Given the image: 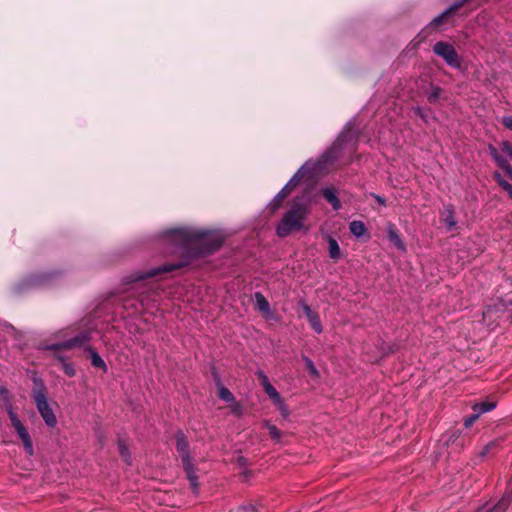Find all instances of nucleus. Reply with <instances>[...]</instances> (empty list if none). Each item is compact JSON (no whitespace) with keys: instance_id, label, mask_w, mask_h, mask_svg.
<instances>
[{"instance_id":"obj_1","label":"nucleus","mask_w":512,"mask_h":512,"mask_svg":"<svg viewBox=\"0 0 512 512\" xmlns=\"http://www.w3.org/2000/svg\"><path fill=\"white\" fill-rule=\"evenodd\" d=\"M165 238L176 250L190 255L211 254L223 244L225 237L220 231L195 228H174L165 232Z\"/></svg>"},{"instance_id":"obj_2","label":"nucleus","mask_w":512,"mask_h":512,"mask_svg":"<svg viewBox=\"0 0 512 512\" xmlns=\"http://www.w3.org/2000/svg\"><path fill=\"white\" fill-rule=\"evenodd\" d=\"M308 214L306 204L294 202L289 211L285 213L276 228L279 237H286L294 230H300Z\"/></svg>"},{"instance_id":"obj_3","label":"nucleus","mask_w":512,"mask_h":512,"mask_svg":"<svg viewBox=\"0 0 512 512\" xmlns=\"http://www.w3.org/2000/svg\"><path fill=\"white\" fill-rule=\"evenodd\" d=\"M33 384L31 396L36 404L37 410L45 424L49 427H54L57 424V419L48 403L46 387L43 381L37 378L34 379Z\"/></svg>"},{"instance_id":"obj_4","label":"nucleus","mask_w":512,"mask_h":512,"mask_svg":"<svg viewBox=\"0 0 512 512\" xmlns=\"http://www.w3.org/2000/svg\"><path fill=\"white\" fill-rule=\"evenodd\" d=\"M176 450L181 458L184 470L187 474V478L190 482V485L193 491L196 493L198 491V476L196 474V469L192 463V459L189 453V445L186 441V438L183 433L179 432L176 435Z\"/></svg>"},{"instance_id":"obj_5","label":"nucleus","mask_w":512,"mask_h":512,"mask_svg":"<svg viewBox=\"0 0 512 512\" xmlns=\"http://www.w3.org/2000/svg\"><path fill=\"white\" fill-rule=\"evenodd\" d=\"M433 52L444 59V61L453 68L460 67V59L455 48L446 43L439 41L433 46Z\"/></svg>"},{"instance_id":"obj_6","label":"nucleus","mask_w":512,"mask_h":512,"mask_svg":"<svg viewBox=\"0 0 512 512\" xmlns=\"http://www.w3.org/2000/svg\"><path fill=\"white\" fill-rule=\"evenodd\" d=\"M89 339H90L89 332H84V333H81L69 340H66V341H63L60 343H55L52 345H48L45 347V349L53 350L55 352H58L60 350H69V349H72L75 347L84 346L85 343L88 342Z\"/></svg>"},{"instance_id":"obj_7","label":"nucleus","mask_w":512,"mask_h":512,"mask_svg":"<svg viewBox=\"0 0 512 512\" xmlns=\"http://www.w3.org/2000/svg\"><path fill=\"white\" fill-rule=\"evenodd\" d=\"M12 426L15 429V431L17 432V434L20 437V439L22 440L24 448H25V451L27 452V454L28 455H33V452H34L33 444H32L30 435H29L27 429L22 424V422L20 420H17V421L12 423Z\"/></svg>"},{"instance_id":"obj_8","label":"nucleus","mask_w":512,"mask_h":512,"mask_svg":"<svg viewBox=\"0 0 512 512\" xmlns=\"http://www.w3.org/2000/svg\"><path fill=\"white\" fill-rule=\"evenodd\" d=\"M12 426L15 429V431L17 432V434L20 437V439L22 440L24 448H25V451L27 452V454L28 455H33V452H34L33 444H32L30 435H29L27 429L22 424V422L20 420H17V421L12 423Z\"/></svg>"},{"instance_id":"obj_9","label":"nucleus","mask_w":512,"mask_h":512,"mask_svg":"<svg viewBox=\"0 0 512 512\" xmlns=\"http://www.w3.org/2000/svg\"><path fill=\"white\" fill-rule=\"evenodd\" d=\"M12 426L15 429V431L17 432V434L20 437V439L22 440L24 448H25V451L27 452V454L28 455H33V452H34L33 444H32L30 435H29L27 429L22 424V422L20 420H17V421L12 423Z\"/></svg>"},{"instance_id":"obj_10","label":"nucleus","mask_w":512,"mask_h":512,"mask_svg":"<svg viewBox=\"0 0 512 512\" xmlns=\"http://www.w3.org/2000/svg\"><path fill=\"white\" fill-rule=\"evenodd\" d=\"M12 426L15 429V431L17 432V434L20 437V439L22 440L24 448H25V451L27 452V454L28 455H33V452H34L33 444H32L30 435H29L27 429L22 424V422L20 420H17V421L12 423Z\"/></svg>"},{"instance_id":"obj_11","label":"nucleus","mask_w":512,"mask_h":512,"mask_svg":"<svg viewBox=\"0 0 512 512\" xmlns=\"http://www.w3.org/2000/svg\"><path fill=\"white\" fill-rule=\"evenodd\" d=\"M12 426L15 429V431L17 432V434L20 437V439L22 440L24 448H25V451L27 452V454L28 455H33V452H34L33 444H32L30 435H29L27 429L22 424V422L20 420H17V421L12 423Z\"/></svg>"},{"instance_id":"obj_12","label":"nucleus","mask_w":512,"mask_h":512,"mask_svg":"<svg viewBox=\"0 0 512 512\" xmlns=\"http://www.w3.org/2000/svg\"><path fill=\"white\" fill-rule=\"evenodd\" d=\"M512 503V494L506 492L501 499L492 507H483L480 512H506Z\"/></svg>"},{"instance_id":"obj_13","label":"nucleus","mask_w":512,"mask_h":512,"mask_svg":"<svg viewBox=\"0 0 512 512\" xmlns=\"http://www.w3.org/2000/svg\"><path fill=\"white\" fill-rule=\"evenodd\" d=\"M181 266H183V264H164V265H162L160 267H157V268L149 270L145 274H137L134 280L138 281V280H142L144 278L154 277V276L159 275L161 273H166V272H170L172 270H175V269H177V268H179Z\"/></svg>"},{"instance_id":"obj_14","label":"nucleus","mask_w":512,"mask_h":512,"mask_svg":"<svg viewBox=\"0 0 512 512\" xmlns=\"http://www.w3.org/2000/svg\"><path fill=\"white\" fill-rule=\"evenodd\" d=\"M255 298V307L258 309L261 313H263L265 316H269L271 314L270 304L265 298V296L260 293L256 292L254 295Z\"/></svg>"},{"instance_id":"obj_15","label":"nucleus","mask_w":512,"mask_h":512,"mask_svg":"<svg viewBox=\"0 0 512 512\" xmlns=\"http://www.w3.org/2000/svg\"><path fill=\"white\" fill-rule=\"evenodd\" d=\"M322 193L324 198L332 205L334 210H339L341 208V202L333 188H324Z\"/></svg>"},{"instance_id":"obj_16","label":"nucleus","mask_w":512,"mask_h":512,"mask_svg":"<svg viewBox=\"0 0 512 512\" xmlns=\"http://www.w3.org/2000/svg\"><path fill=\"white\" fill-rule=\"evenodd\" d=\"M388 239L398 249L405 250V245L402 242L398 232L395 230L393 225H390L387 230Z\"/></svg>"},{"instance_id":"obj_17","label":"nucleus","mask_w":512,"mask_h":512,"mask_svg":"<svg viewBox=\"0 0 512 512\" xmlns=\"http://www.w3.org/2000/svg\"><path fill=\"white\" fill-rule=\"evenodd\" d=\"M88 351L90 352V358H91V364L99 369H102L104 372H107V365L105 361L102 359V357L92 348H88Z\"/></svg>"},{"instance_id":"obj_18","label":"nucleus","mask_w":512,"mask_h":512,"mask_svg":"<svg viewBox=\"0 0 512 512\" xmlns=\"http://www.w3.org/2000/svg\"><path fill=\"white\" fill-rule=\"evenodd\" d=\"M350 232L357 238L364 236L367 232L366 226L362 221L354 220L349 224Z\"/></svg>"},{"instance_id":"obj_19","label":"nucleus","mask_w":512,"mask_h":512,"mask_svg":"<svg viewBox=\"0 0 512 512\" xmlns=\"http://www.w3.org/2000/svg\"><path fill=\"white\" fill-rule=\"evenodd\" d=\"M55 357L60 361L61 368L67 376H69V377L75 376L76 370L72 363L67 362L66 359L58 353L55 354Z\"/></svg>"},{"instance_id":"obj_20","label":"nucleus","mask_w":512,"mask_h":512,"mask_svg":"<svg viewBox=\"0 0 512 512\" xmlns=\"http://www.w3.org/2000/svg\"><path fill=\"white\" fill-rule=\"evenodd\" d=\"M289 193H290V190L284 186L282 188V190L275 196V198L273 199V201L270 204L272 212H274L275 210H277L280 207L282 201L287 197V195Z\"/></svg>"},{"instance_id":"obj_21","label":"nucleus","mask_w":512,"mask_h":512,"mask_svg":"<svg viewBox=\"0 0 512 512\" xmlns=\"http://www.w3.org/2000/svg\"><path fill=\"white\" fill-rule=\"evenodd\" d=\"M328 249H329V256L334 261L338 260L340 258V247L338 245V242L332 238H328Z\"/></svg>"},{"instance_id":"obj_22","label":"nucleus","mask_w":512,"mask_h":512,"mask_svg":"<svg viewBox=\"0 0 512 512\" xmlns=\"http://www.w3.org/2000/svg\"><path fill=\"white\" fill-rule=\"evenodd\" d=\"M488 149L491 157L494 159V161L500 168L503 169L509 163V161L505 157L500 155V153L494 146L489 145Z\"/></svg>"},{"instance_id":"obj_23","label":"nucleus","mask_w":512,"mask_h":512,"mask_svg":"<svg viewBox=\"0 0 512 512\" xmlns=\"http://www.w3.org/2000/svg\"><path fill=\"white\" fill-rule=\"evenodd\" d=\"M495 403L494 402H481V403H476L475 405H473L472 409L475 413H477L479 416L483 413H486V412H489L491 410H493L495 408Z\"/></svg>"},{"instance_id":"obj_24","label":"nucleus","mask_w":512,"mask_h":512,"mask_svg":"<svg viewBox=\"0 0 512 512\" xmlns=\"http://www.w3.org/2000/svg\"><path fill=\"white\" fill-rule=\"evenodd\" d=\"M493 178L496 180L499 186L502 187L508 193V195L512 199V185L508 181H506L499 172H494Z\"/></svg>"},{"instance_id":"obj_25","label":"nucleus","mask_w":512,"mask_h":512,"mask_svg":"<svg viewBox=\"0 0 512 512\" xmlns=\"http://www.w3.org/2000/svg\"><path fill=\"white\" fill-rule=\"evenodd\" d=\"M462 5V3L460 4H457V5H454L452 7H450L449 9H447L446 11H444L442 14L438 15L437 17H435L430 25L431 26H438L440 24H442L445 20V18L454 10H456L457 8H459L460 6Z\"/></svg>"},{"instance_id":"obj_26","label":"nucleus","mask_w":512,"mask_h":512,"mask_svg":"<svg viewBox=\"0 0 512 512\" xmlns=\"http://www.w3.org/2000/svg\"><path fill=\"white\" fill-rule=\"evenodd\" d=\"M304 167H301L285 185L290 191L300 182L303 177Z\"/></svg>"},{"instance_id":"obj_27","label":"nucleus","mask_w":512,"mask_h":512,"mask_svg":"<svg viewBox=\"0 0 512 512\" xmlns=\"http://www.w3.org/2000/svg\"><path fill=\"white\" fill-rule=\"evenodd\" d=\"M445 225L448 227V229H452L456 225V220L454 217V210L452 207H448L446 209V214L444 218Z\"/></svg>"},{"instance_id":"obj_28","label":"nucleus","mask_w":512,"mask_h":512,"mask_svg":"<svg viewBox=\"0 0 512 512\" xmlns=\"http://www.w3.org/2000/svg\"><path fill=\"white\" fill-rule=\"evenodd\" d=\"M264 391L274 403H280V399L282 397L279 392L272 386V384L267 385V387L264 388Z\"/></svg>"},{"instance_id":"obj_29","label":"nucleus","mask_w":512,"mask_h":512,"mask_svg":"<svg viewBox=\"0 0 512 512\" xmlns=\"http://www.w3.org/2000/svg\"><path fill=\"white\" fill-rule=\"evenodd\" d=\"M219 397L227 403H234L235 400L234 395L224 386L219 388Z\"/></svg>"},{"instance_id":"obj_30","label":"nucleus","mask_w":512,"mask_h":512,"mask_svg":"<svg viewBox=\"0 0 512 512\" xmlns=\"http://www.w3.org/2000/svg\"><path fill=\"white\" fill-rule=\"evenodd\" d=\"M266 428L268 429L270 437L275 442H279L281 440L282 432L275 425L267 423Z\"/></svg>"},{"instance_id":"obj_31","label":"nucleus","mask_w":512,"mask_h":512,"mask_svg":"<svg viewBox=\"0 0 512 512\" xmlns=\"http://www.w3.org/2000/svg\"><path fill=\"white\" fill-rule=\"evenodd\" d=\"M442 93V89L440 87H437V86H431L428 93H427V96H428V100L430 102H435L438 100V98L440 97Z\"/></svg>"},{"instance_id":"obj_32","label":"nucleus","mask_w":512,"mask_h":512,"mask_svg":"<svg viewBox=\"0 0 512 512\" xmlns=\"http://www.w3.org/2000/svg\"><path fill=\"white\" fill-rule=\"evenodd\" d=\"M311 328L318 334L322 333L323 327L319 318V315L317 314L314 316V318L309 320Z\"/></svg>"},{"instance_id":"obj_33","label":"nucleus","mask_w":512,"mask_h":512,"mask_svg":"<svg viewBox=\"0 0 512 512\" xmlns=\"http://www.w3.org/2000/svg\"><path fill=\"white\" fill-rule=\"evenodd\" d=\"M118 447H119L120 454L123 457V459L125 460V462L129 463L130 454H129L128 448L125 445L123 440H119Z\"/></svg>"},{"instance_id":"obj_34","label":"nucleus","mask_w":512,"mask_h":512,"mask_svg":"<svg viewBox=\"0 0 512 512\" xmlns=\"http://www.w3.org/2000/svg\"><path fill=\"white\" fill-rule=\"evenodd\" d=\"M304 361H305V364H306V367H307L309 373L312 376L317 377L318 376V370H317L316 366L314 365V363L312 362V360L309 359L308 357H304Z\"/></svg>"},{"instance_id":"obj_35","label":"nucleus","mask_w":512,"mask_h":512,"mask_svg":"<svg viewBox=\"0 0 512 512\" xmlns=\"http://www.w3.org/2000/svg\"><path fill=\"white\" fill-rule=\"evenodd\" d=\"M256 375H257V377H258V379H259V381H260V383H261V385H262L263 389H264L265 387H267V385H270V384H271V383H270V381H269V379H268V377H267V375H266L262 370H258V371L256 372Z\"/></svg>"},{"instance_id":"obj_36","label":"nucleus","mask_w":512,"mask_h":512,"mask_svg":"<svg viewBox=\"0 0 512 512\" xmlns=\"http://www.w3.org/2000/svg\"><path fill=\"white\" fill-rule=\"evenodd\" d=\"M413 112L416 116L421 118L424 122L428 121V116L422 107H420V106L414 107Z\"/></svg>"},{"instance_id":"obj_37","label":"nucleus","mask_w":512,"mask_h":512,"mask_svg":"<svg viewBox=\"0 0 512 512\" xmlns=\"http://www.w3.org/2000/svg\"><path fill=\"white\" fill-rule=\"evenodd\" d=\"M501 149H502L503 153H505L510 158H512V145L509 142H507V141L502 142Z\"/></svg>"},{"instance_id":"obj_38","label":"nucleus","mask_w":512,"mask_h":512,"mask_svg":"<svg viewBox=\"0 0 512 512\" xmlns=\"http://www.w3.org/2000/svg\"><path fill=\"white\" fill-rule=\"evenodd\" d=\"M480 416L474 412L471 416L465 418L464 425L466 428H469L473 425V423L479 418Z\"/></svg>"},{"instance_id":"obj_39","label":"nucleus","mask_w":512,"mask_h":512,"mask_svg":"<svg viewBox=\"0 0 512 512\" xmlns=\"http://www.w3.org/2000/svg\"><path fill=\"white\" fill-rule=\"evenodd\" d=\"M278 406V409L280 410L282 416L286 417L289 414L287 406L284 404L282 398L280 399V403H274Z\"/></svg>"},{"instance_id":"obj_40","label":"nucleus","mask_w":512,"mask_h":512,"mask_svg":"<svg viewBox=\"0 0 512 512\" xmlns=\"http://www.w3.org/2000/svg\"><path fill=\"white\" fill-rule=\"evenodd\" d=\"M502 124L509 130L512 131V115L504 116L502 118Z\"/></svg>"},{"instance_id":"obj_41","label":"nucleus","mask_w":512,"mask_h":512,"mask_svg":"<svg viewBox=\"0 0 512 512\" xmlns=\"http://www.w3.org/2000/svg\"><path fill=\"white\" fill-rule=\"evenodd\" d=\"M255 507L253 504L242 505L238 508L237 512H254Z\"/></svg>"},{"instance_id":"obj_42","label":"nucleus","mask_w":512,"mask_h":512,"mask_svg":"<svg viewBox=\"0 0 512 512\" xmlns=\"http://www.w3.org/2000/svg\"><path fill=\"white\" fill-rule=\"evenodd\" d=\"M231 411L233 414L235 415H240L242 413V409H241V406L239 403L235 402L234 403H231Z\"/></svg>"},{"instance_id":"obj_43","label":"nucleus","mask_w":512,"mask_h":512,"mask_svg":"<svg viewBox=\"0 0 512 512\" xmlns=\"http://www.w3.org/2000/svg\"><path fill=\"white\" fill-rule=\"evenodd\" d=\"M300 306H301L305 316H307L313 312V310L310 308V306L308 304H306L305 302H300Z\"/></svg>"},{"instance_id":"obj_44","label":"nucleus","mask_w":512,"mask_h":512,"mask_svg":"<svg viewBox=\"0 0 512 512\" xmlns=\"http://www.w3.org/2000/svg\"><path fill=\"white\" fill-rule=\"evenodd\" d=\"M8 414H9V419H10V421H11V424H12L13 422H15V421L19 420V418L17 417V415L15 414V412H14L12 409H10V410L8 411Z\"/></svg>"},{"instance_id":"obj_45","label":"nucleus","mask_w":512,"mask_h":512,"mask_svg":"<svg viewBox=\"0 0 512 512\" xmlns=\"http://www.w3.org/2000/svg\"><path fill=\"white\" fill-rule=\"evenodd\" d=\"M0 396L4 401H8V391L3 387H0Z\"/></svg>"},{"instance_id":"obj_46","label":"nucleus","mask_w":512,"mask_h":512,"mask_svg":"<svg viewBox=\"0 0 512 512\" xmlns=\"http://www.w3.org/2000/svg\"><path fill=\"white\" fill-rule=\"evenodd\" d=\"M503 170L505 171V173L508 175V177L512 180V167L511 165L508 163L504 168Z\"/></svg>"},{"instance_id":"obj_47","label":"nucleus","mask_w":512,"mask_h":512,"mask_svg":"<svg viewBox=\"0 0 512 512\" xmlns=\"http://www.w3.org/2000/svg\"><path fill=\"white\" fill-rule=\"evenodd\" d=\"M373 197L375 198V200L380 204V205H386V201L383 197L379 196V195H373Z\"/></svg>"},{"instance_id":"obj_48","label":"nucleus","mask_w":512,"mask_h":512,"mask_svg":"<svg viewBox=\"0 0 512 512\" xmlns=\"http://www.w3.org/2000/svg\"><path fill=\"white\" fill-rule=\"evenodd\" d=\"M316 315H317V313L313 311L311 314L307 315L306 318L309 321L310 319L314 318V316H316Z\"/></svg>"},{"instance_id":"obj_49","label":"nucleus","mask_w":512,"mask_h":512,"mask_svg":"<svg viewBox=\"0 0 512 512\" xmlns=\"http://www.w3.org/2000/svg\"><path fill=\"white\" fill-rule=\"evenodd\" d=\"M493 445H494L493 443H490L489 445H487L485 450L483 451L482 455H485L487 453V451L490 449V447H492Z\"/></svg>"},{"instance_id":"obj_50","label":"nucleus","mask_w":512,"mask_h":512,"mask_svg":"<svg viewBox=\"0 0 512 512\" xmlns=\"http://www.w3.org/2000/svg\"><path fill=\"white\" fill-rule=\"evenodd\" d=\"M33 281H34L35 283H39V282H41V281H42V278H36V279H34Z\"/></svg>"}]
</instances>
